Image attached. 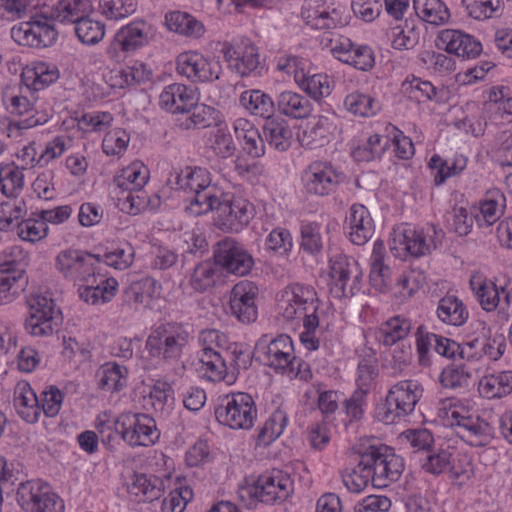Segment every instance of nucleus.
I'll use <instances>...</instances> for the list:
<instances>
[{
  "label": "nucleus",
  "mask_w": 512,
  "mask_h": 512,
  "mask_svg": "<svg viewBox=\"0 0 512 512\" xmlns=\"http://www.w3.org/2000/svg\"><path fill=\"white\" fill-rule=\"evenodd\" d=\"M80 42L85 45H96L105 35L103 23L84 16L74 27Z\"/></svg>",
  "instance_id": "nucleus-45"
},
{
  "label": "nucleus",
  "mask_w": 512,
  "mask_h": 512,
  "mask_svg": "<svg viewBox=\"0 0 512 512\" xmlns=\"http://www.w3.org/2000/svg\"><path fill=\"white\" fill-rule=\"evenodd\" d=\"M165 23L170 31L186 37L199 38L205 32L204 25L186 12L173 11L166 14Z\"/></svg>",
  "instance_id": "nucleus-34"
},
{
  "label": "nucleus",
  "mask_w": 512,
  "mask_h": 512,
  "mask_svg": "<svg viewBox=\"0 0 512 512\" xmlns=\"http://www.w3.org/2000/svg\"><path fill=\"white\" fill-rule=\"evenodd\" d=\"M22 204L23 202L19 204L3 202L0 205V230L7 231L13 227L18 228L19 220L24 215Z\"/></svg>",
  "instance_id": "nucleus-62"
},
{
  "label": "nucleus",
  "mask_w": 512,
  "mask_h": 512,
  "mask_svg": "<svg viewBox=\"0 0 512 512\" xmlns=\"http://www.w3.org/2000/svg\"><path fill=\"white\" fill-rule=\"evenodd\" d=\"M214 264L228 274L245 276L252 270L251 254L233 238H225L214 247Z\"/></svg>",
  "instance_id": "nucleus-12"
},
{
  "label": "nucleus",
  "mask_w": 512,
  "mask_h": 512,
  "mask_svg": "<svg viewBox=\"0 0 512 512\" xmlns=\"http://www.w3.org/2000/svg\"><path fill=\"white\" fill-rule=\"evenodd\" d=\"M218 227L226 232L242 231L254 217V206L246 199L219 191L213 202Z\"/></svg>",
  "instance_id": "nucleus-6"
},
{
  "label": "nucleus",
  "mask_w": 512,
  "mask_h": 512,
  "mask_svg": "<svg viewBox=\"0 0 512 512\" xmlns=\"http://www.w3.org/2000/svg\"><path fill=\"white\" fill-rule=\"evenodd\" d=\"M287 421L288 418L283 411L277 410L274 412L260 430L258 435L259 441L268 444L278 438L284 432Z\"/></svg>",
  "instance_id": "nucleus-56"
},
{
  "label": "nucleus",
  "mask_w": 512,
  "mask_h": 512,
  "mask_svg": "<svg viewBox=\"0 0 512 512\" xmlns=\"http://www.w3.org/2000/svg\"><path fill=\"white\" fill-rule=\"evenodd\" d=\"M357 453L360 456L357 467L342 474L343 484L350 492H361L370 480L374 487H387L397 481L404 470L402 457L387 445L362 444Z\"/></svg>",
  "instance_id": "nucleus-1"
},
{
  "label": "nucleus",
  "mask_w": 512,
  "mask_h": 512,
  "mask_svg": "<svg viewBox=\"0 0 512 512\" xmlns=\"http://www.w3.org/2000/svg\"><path fill=\"white\" fill-rule=\"evenodd\" d=\"M263 133L270 146L286 151L291 145L292 130L282 118H269L263 126Z\"/></svg>",
  "instance_id": "nucleus-36"
},
{
  "label": "nucleus",
  "mask_w": 512,
  "mask_h": 512,
  "mask_svg": "<svg viewBox=\"0 0 512 512\" xmlns=\"http://www.w3.org/2000/svg\"><path fill=\"white\" fill-rule=\"evenodd\" d=\"M480 386L487 398H501L512 391V371L485 377Z\"/></svg>",
  "instance_id": "nucleus-44"
},
{
  "label": "nucleus",
  "mask_w": 512,
  "mask_h": 512,
  "mask_svg": "<svg viewBox=\"0 0 512 512\" xmlns=\"http://www.w3.org/2000/svg\"><path fill=\"white\" fill-rule=\"evenodd\" d=\"M12 38L20 45L48 47L57 38V32L46 17L23 22L11 30Z\"/></svg>",
  "instance_id": "nucleus-16"
},
{
  "label": "nucleus",
  "mask_w": 512,
  "mask_h": 512,
  "mask_svg": "<svg viewBox=\"0 0 512 512\" xmlns=\"http://www.w3.org/2000/svg\"><path fill=\"white\" fill-rule=\"evenodd\" d=\"M474 285L475 283L471 281L472 289L481 307L488 312L495 310L500 301V293L496 285L492 282L479 283L477 288Z\"/></svg>",
  "instance_id": "nucleus-58"
},
{
  "label": "nucleus",
  "mask_w": 512,
  "mask_h": 512,
  "mask_svg": "<svg viewBox=\"0 0 512 512\" xmlns=\"http://www.w3.org/2000/svg\"><path fill=\"white\" fill-rule=\"evenodd\" d=\"M410 330L411 323L408 319L395 316L382 325L378 331L377 338L383 344L390 346L404 339Z\"/></svg>",
  "instance_id": "nucleus-40"
},
{
  "label": "nucleus",
  "mask_w": 512,
  "mask_h": 512,
  "mask_svg": "<svg viewBox=\"0 0 512 512\" xmlns=\"http://www.w3.org/2000/svg\"><path fill=\"white\" fill-rule=\"evenodd\" d=\"M115 430L132 447L153 445L160 437L155 420L146 414L121 415Z\"/></svg>",
  "instance_id": "nucleus-11"
},
{
  "label": "nucleus",
  "mask_w": 512,
  "mask_h": 512,
  "mask_svg": "<svg viewBox=\"0 0 512 512\" xmlns=\"http://www.w3.org/2000/svg\"><path fill=\"white\" fill-rule=\"evenodd\" d=\"M100 13L108 20L123 19L136 10L133 0H96Z\"/></svg>",
  "instance_id": "nucleus-50"
},
{
  "label": "nucleus",
  "mask_w": 512,
  "mask_h": 512,
  "mask_svg": "<svg viewBox=\"0 0 512 512\" xmlns=\"http://www.w3.org/2000/svg\"><path fill=\"white\" fill-rule=\"evenodd\" d=\"M116 195L118 201L117 205L120 210L125 213L137 215L146 208L147 194L145 192L131 190L126 191L125 194L116 192Z\"/></svg>",
  "instance_id": "nucleus-57"
},
{
  "label": "nucleus",
  "mask_w": 512,
  "mask_h": 512,
  "mask_svg": "<svg viewBox=\"0 0 512 512\" xmlns=\"http://www.w3.org/2000/svg\"><path fill=\"white\" fill-rule=\"evenodd\" d=\"M59 78V71L54 65L45 62L36 63L31 69L23 73V80L28 88L35 91L42 90Z\"/></svg>",
  "instance_id": "nucleus-38"
},
{
  "label": "nucleus",
  "mask_w": 512,
  "mask_h": 512,
  "mask_svg": "<svg viewBox=\"0 0 512 512\" xmlns=\"http://www.w3.org/2000/svg\"><path fill=\"white\" fill-rule=\"evenodd\" d=\"M295 80L303 91L314 100L319 101L331 93L329 77L325 74H313L306 76L296 75Z\"/></svg>",
  "instance_id": "nucleus-42"
},
{
  "label": "nucleus",
  "mask_w": 512,
  "mask_h": 512,
  "mask_svg": "<svg viewBox=\"0 0 512 512\" xmlns=\"http://www.w3.org/2000/svg\"><path fill=\"white\" fill-rule=\"evenodd\" d=\"M332 291L338 297L354 296L360 291L362 271L358 263L345 255H337L330 260Z\"/></svg>",
  "instance_id": "nucleus-13"
},
{
  "label": "nucleus",
  "mask_w": 512,
  "mask_h": 512,
  "mask_svg": "<svg viewBox=\"0 0 512 512\" xmlns=\"http://www.w3.org/2000/svg\"><path fill=\"white\" fill-rule=\"evenodd\" d=\"M255 483L258 490V501L266 504L282 502L293 491L290 478L282 475L279 471L260 475Z\"/></svg>",
  "instance_id": "nucleus-20"
},
{
  "label": "nucleus",
  "mask_w": 512,
  "mask_h": 512,
  "mask_svg": "<svg viewBox=\"0 0 512 512\" xmlns=\"http://www.w3.org/2000/svg\"><path fill=\"white\" fill-rule=\"evenodd\" d=\"M127 368L117 363H106L97 372L98 386L108 392L123 389L126 382Z\"/></svg>",
  "instance_id": "nucleus-39"
},
{
  "label": "nucleus",
  "mask_w": 512,
  "mask_h": 512,
  "mask_svg": "<svg viewBox=\"0 0 512 512\" xmlns=\"http://www.w3.org/2000/svg\"><path fill=\"white\" fill-rule=\"evenodd\" d=\"M257 360L283 374H297L298 361L294 356L292 340L287 335H280L267 343L259 340L255 347Z\"/></svg>",
  "instance_id": "nucleus-9"
},
{
  "label": "nucleus",
  "mask_w": 512,
  "mask_h": 512,
  "mask_svg": "<svg viewBox=\"0 0 512 512\" xmlns=\"http://www.w3.org/2000/svg\"><path fill=\"white\" fill-rule=\"evenodd\" d=\"M210 262L198 264L191 275L190 284L195 291L204 292L216 283L217 269Z\"/></svg>",
  "instance_id": "nucleus-53"
},
{
  "label": "nucleus",
  "mask_w": 512,
  "mask_h": 512,
  "mask_svg": "<svg viewBox=\"0 0 512 512\" xmlns=\"http://www.w3.org/2000/svg\"><path fill=\"white\" fill-rule=\"evenodd\" d=\"M48 227L41 218L26 219L18 224V235L25 241L35 242L47 235Z\"/></svg>",
  "instance_id": "nucleus-61"
},
{
  "label": "nucleus",
  "mask_w": 512,
  "mask_h": 512,
  "mask_svg": "<svg viewBox=\"0 0 512 512\" xmlns=\"http://www.w3.org/2000/svg\"><path fill=\"white\" fill-rule=\"evenodd\" d=\"M217 421L231 429H250L257 416L251 395L243 392L226 395L215 408Z\"/></svg>",
  "instance_id": "nucleus-7"
},
{
  "label": "nucleus",
  "mask_w": 512,
  "mask_h": 512,
  "mask_svg": "<svg viewBox=\"0 0 512 512\" xmlns=\"http://www.w3.org/2000/svg\"><path fill=\"white\" fill-rule=\"evenodd\" d=\"M422 396V390L413 380L393 385L385 399L376 408V417L384 424H394L412 414Z\"/></svg>",
  "instance_id": "nucleus-5"
},
{
  "label": "nucleus",
  "mask_w": 512,
  "mask_h": 512,
  "mask_svg": "<svg viewBox=\"0 0 512 512\" xmlns=\"http://www.w3.org/2000/svg\"><path fill=\"white\" fill-rule=\"evenodd\" d=\"M256 295L257 287L252 282L237 283L230 293L229 310L231 315L243 324L254 322L257 318Z\"/></svg>",
  "instance_id": "nucleus-17"
},
{
  "label": "nucleus",
  "mask_w": 512,
  "mask_h": 512,
  "mask_svg": "<svg viewBox=\"0 0 512 512\" xmlns=\"http://www.w3.org/2000/svg\"><path fill=\"white\" fill-rule=\"evenodd\" d=\"M344 105L349 112L361 117L373 116L379 109L371 96L362 93L349 94L344 100Z\"/></svg>",
  "instance_id": "nucleus-51"
},
{
  "label": "nucleus",
  "mask_w": 512,
  "mask_h": 512,
  "mask_svg": "<svg viewBox=\"0 0 512 512\" xmlns=\"http://www.w3.org/2000/svg\"><path fill=\"white\" fill-rule=\"evenodd\" d=\"M150 27L145 23H131L115 36V45L124 52H132L150 42Z\"/></svg>",
  "instance_id": "nucleus-29"
},
{
  "label": "nucleus",
  "mask_w": 512,
  "mask_h": 512,
  "mask_svg": "<svg viewBox=\"0 0 512 512\" xmlns=\"http://www.w3.org/2000/svg\"><path fill=\"white\" fill-rule=\"evenodd\" d=\"M470 17L483 20L492 17L499 8V0H462Z\"/></svg>",
  "instance_id": "nucleus-60"
},
{
  "label": "nucleus",
  "mask_w": 512,
  "mask_h": 512,
  "mask_svg": "<svg viewBox=\"0 0 512 512\" xmlns=\"http://www.w3.org/2000/svg\"><path fill=\"white\" fill-rule=\"evenodd\" d=\"M85 253L86 251L77 249H66L61 251L55 259L56 269L64 278L76 281Z\"/></svg>",
  "instance_id": "nucleus-41"
},
{
  "label": "nucleus",
  "mask_w": 512,
  "mask_h": 512,
  "mask_svg": "<svg viewBox=\"0 0 512 512\" xmlns=\"http://www.w3.org/2000/svg\"><path fill=\"white\" fill-rule=\"evenodd\" d=\"M437 316L446 324L461 326L468 319V311L458 297L446 295L438 303Z\"/></svg>",
  "instance_id": "nucleus-37"
},
{
  "label": "nucleus",
  "mask_w": 512,
  "mask_h": 512,
  "mask_svg": "<svg viewBox=\"0 0 512 512\" xmlns=\"http://www.w3.org/2000/svg\"><path fill=\"white\" fill-rule=\"evenodd\" d=\"M177 189L190 193L187 209L193 215H202L213 211V202L217 200L219 189L211 185L210 173L202 167H186L176 177Z\"/></svg>",
  "instance_id": "nucleus-4"
},
{
  "label": "nucleus",
  "mask_w": 512,
  "mask_h": 512,
  "mask_svg": "<svg viewBox=\"0 0 512 512\" xmlns=\"http://www.w3.org/2000/svg\"><path fill=\"white\" fill-rule=\"evenodd\" d=\"M390 248L399 257L407 255L420 257L430 251L431 245L426 242L422 231L412 227H402L394 230Z\"/></svg>",
  "instance_id": "nucleus-21"
},
{
  "label": "nucleus",
  "mask_w": 512,
  "mask_h": 512,
  "mask_svg": "<svg viewBox=\"0 0 512 512\" xmlns=\"http://www.w3.org/2000/svg\"><path fill=\"white\" fill-rule=\"evenodd\" d=\"M192 113L187 117L181 126L184 129H201L209 127L214 121V114L216 110L213 107L205 104H194L191 108Z\"/></svg>",
  "instance_id": "nucleus-55"
},
{
  "label": "nucleus",
  "mask_w": 512,
  "mask_h": 512,
  "mask_svg": "<svg viewBox=\"0 0 512 512\" xmlns=\"http://www.w3.org/2000/svg\"><path fill=\"white\" fill-rule=\"evenodd\" d=\"M320 300L317 292L311 286L292 284L287 286L278 299V309L286 322H302L304 331L300 340L309 350L319 348V338L316 336L320 328Z\"/></svg>",
  "instance_id": "nucleus-2"
},
{
  "label": "nucleus",
  "mask_w": 512,
  "mask_h": 512,
  "mask_svg": "<svg viewBox=\"0 0 512 512\" xmlns=\"http://www.w3.org/2000/svg\"><path fill=\"white\" fill-rule=\"evenodd\" d=\"M127 491L131 495L142 496L141 501L152 502L161 497L163 481L154 475L133 473L127 483Z\"/></svg>",
  "instance_id": "nucleus-26"
},
{
  "label": "nucleus",
  "mask_w": 512,
  "mask_h": 512,
  "mask_svg": "<svg viewBox=\"0 0 512 512\" xmlns=\"http://www.w3.org/2000/svg\"><path fill=\"white\" fill-rule=\"evenodd\" d=\"M475 345H480L481 357L487 356L490 360H498L505 352L506 340L502 334H492L490 329H482V337L476 338Z\"/></svg>",
  "instance_id": "nucleus-43"
},
{
  "label": "nucleus",
  "mask_w": 512,
  "mask_h": 512,
  "mask_svg": "<svg viewBox=\"0 0 512 512\" xmlns=\"http://www.w3.org/2000/svg\"><path fill=\"white\" fill-rule=\"evenodd\" d=\"M320 230L321 227L317 223H306L301 226V248L307 253L316 254L322 250Z\"/></svg>",
  "instance_id": "nucleus-59"
},
{
  "label": "nucleus",
  "mask_w": 512,
  "mask_h": 512,
  "mask_svg": "<svg viewBox=\"0 0 512 512\" xmlns=\"http://www.w3.org/2000/svg\"><path fill=\"white\" fill-rule=\"evenodd\" d=\"M394 39L392 46L398 50L413 49L420 41L421 32L415 24V20H406L404 26L393 29Z\"/></svg>",
  "instance_id": "nucleus-48"
},
{
  "label": "nucleus",
  "mask_w": 512,
  "mask_h": 512,
  "mask_svg": "<svg viewBox=\"0 0 512 512\" xmlns=\"http://www.w3.org/2000/svg\"><path fill=\"white\" fill-rule=\"evenodd\" d=\"M369 281L373 288L384 292L391 283V270L383 261H371Z\"/></svg>",
  "instance_id": "nucleus-63"
},
{
  "label": "nucleus",
  "mask_w": 512,
  "mask_h": 512,
  "mask_svg": "<svg viewBox=\"0 0 512 512\" xmlns=\"http://www.w3.org/2000/svg\"><path fill=\"white\" fill-rule=\"evenodd\" d=\"M451 419L455 433L471 446H486L493 439V428L479 416L462 415L458 411H452Z\"/></svg>",
  "instance_id": "nucleus-15"
},
{
  "label": "nucleus",
  "mask_w": 512,
  "mask_h": 512,
  "mask_svg": "<svg viewBox=\"0 0 512 512\" xmlns=\"http://www.w3.org/2000/svg\"><path fill=\"white\" fill-rule=\"evenodd\" d=\"M277 107L281 114L294 118H308L312 111V103L303 95L292 91H284L277 98Z\"/></svg>",
  "instance_id": "nucleus-30"
},
{
  "label": "nucleus",
  "mask_w": 512,
  "mask_h": 512,
  "mask_svg": "<svg viewBox=\"0 0 512 512\" xmlns=\"http://www.w3.org/2000/svg\"><path fill=\"white\" fill-rule=\"evenodd\" d=\"M334 116H319L303 132L302 143L310 149H317L328 144L335 130Z\"/></svg>",
  "instance_id": "nucleus-28"
},
{
  "label": "nucleus",
  "mask_w": 512,
  "mask_h": 512,
  "mask_svg": "<svg viewBox=\"0 0 512 512\" xmlns=\"http://www.w3.org/2000/svg\"><path fill=\"white\" fill-rule=\"evenodd\" d=\"M415 13L420 21L434 26L446 24L450 11L442 0H413Z\"/></svg>",
  "instance_id": "nucleus-32"
},
{
  "label": "nucleus",
  "mask_w": 512,
  "mask_h": 512,
  "mask_svg": "<svg viewBox=\"0 0 512 512\" xmlns=\"http://www.w3.org/2000/svg\"><path fill=\"white\" fill-rule=\"evenodd\" d=\"M390 145L388 136L374 134L370 136L362 147H358L353 155L357 160L370 161L376 157H380Z\"/></svg>",
  "instance_id": "nucleus-52"
},
{
  "label": "nucleus",
  "mask_w": 512,
  "mask_h": 512,
  "mask_svg": "<svg viewBox=\"0 0 512 512\" xmlns=\"http://www.w3.org/2000/svg\"><path fill=\"white\" fill-rule=\"evenodd\" d=\"M194 340V331L187 323L167 322L155 328L147 337L149 355L165 363H176Z\"/></svg>",
  "instance_id": "nucleus-3"
},
{
  "label": "nucleus",
  "mask_w": 512,
  "mask_h": 512,
  "mask_svg": "<svg viewBox=\"0 0 512 512\" xmlns=\"http://www.w3.org/2000/svg\"><path fill=\"white\" fill-rule=\"evenodd\" d=\"M177 72L193 82H210L219 79L221 65L198 52H185L177 57Z\"/></svg>",
  "instance_id": "nucleus-14"
},
{
  "label": "nucleus",
  "mask_w": 512,
  "mask_h": 512,
  "mask_svg": "<svg viewBox=\"0 0 512 512\" xmlns=\"http://www.w3.org/2000/svg\"><path fill=\"white\" fill-rule=\"evenodd\" d=\"M16 500L26 512H64L65 504L47 483L26 481L19 485Z\"/></svg>",
  "instance_id": "nucleus-10"
},
{
  "label": "nucleus",
  "mask_w": 512,
  "mask_h": 512,
  "mask_svg": "<svg viewBox=\"0 0 512 512\" xmlns=\"http://www.w3.org/2000/svg\"><path fill=\"white\" fill-rule=\"evenodd\" d=\"M439 38L446 44L448 53L455 54L462 59L475 58L482 51V44L477 39L459 30H443Z\"/></svg>",
  "instance_id": "nucleus-24"
},
{
  "label": "nucleus",
  "mask_w": 512,
  "mask_h": 512,
  "mask_svg": "<svg viewBox=\"0 0 512 512\" xmlns=\"http://www.w3.org/2000/svg\"><path fill=\"white\" fill-rule=\"evenodd\" d=\"M505 197L497 189L487 193L480 206L481 215L487 225L494 224L502 215Z\"/></svg>",
  "instance_id": "nucleus-49"
},
{
  "label": "nucleus",
  "mask_w": 512,
  "mask_h": 512,
  "mask_svg": "<svg viewBox=\"0 0 512 512\" xmlns=\"http://www.w3.org/2000/svg\"><path fill=\"white\" fill-rule=\"evenodd\" d=\"M470 379L471 374L465 365H449L443 369L439 377L441 385L449 389L467 387Z\"/></svg>",
  "instance_id": "nucleus-54"
},
{
  "label": "nucleus",
  "mask_w": 512,
  "mask_h": 512,
  "mask_svg": "<svg viewBox=\"0 0 512 512\" xmlns=\"http://www.w3.org/2000/svg\"><path fill=\"white\" fill-rule=\"evenodd\" d=\"M308 193L319 196L331 193L337 184V174L330 164L313 163L304 175Z\"/></svg>",
  "instance_id": "nucleus-22"
},
{
  "label": "nucleus",
  "mask_w": 512,
  "mask_h": 512,
  "mask_svg": "<svg viewBox=\"0 0 512 512\" xmlns=\"http://www.w3.org/2000/svg\"><path fill=\"white\" fill-rule=\"evenodd\" d=\"M14 406L27 423H35L41 414L40 401L28 383H20L15 389Z\"/></svg>",
  "instance_id": "nucleus-25"
},
{
  "label": "nucleus",
  "mask_w": 512,
  "mask_h": 512,
  "mask_svg": "<svg viewBox=\"0 0 512 512\" xmlns=\"http://www.w3.org/2000/svg\"><path fill=\"white\" fill-rule=\"evenodd\" d=\"M240 105L251 115L271 118L275 111V104L271 97L261 90L244 91L239 99Z\"/></svg>",
  "instance_id": "nucleus-35"
},
{
  "label": "nucleus",
  "mask_w": 512,
  "mask_h": 512,
  "mask_svg": "<svg viewBox=\"0 0 512 512\" xmlns=\"http://www.w3.org/2000/svg\"><path fill=\"white\" fill-rule=\"evenodd\" d=\"M422 468L430 474L439 475L446 471L452 472L455 476H459L460 472L455 470L452 464V454L445 449H440L437 452H429L422 464Z\"/></svg>",
  "instance_id": "nucleus-46"
},
{
  "label": "nucleus",
  "mask_w": 512,
  "mask_h": 512,
  "mask_svg": "<svg viewBox=\"0 0 512 512\" xmlns=\"http://www.w3.org/2000/svg\"><path fill=\"white\" fill-rule=\"evenodd\" d=\"M24 186V175L14 163L0 168V190L7 197H15Z\"/></svg>",
  "instance_id": "nucleus-47"
},
{
  "label": "nucleus",
  "mask_w": 512,
  "mask_h": 512,
  "mask_svg": "<svg viewBox=\"0 0 512 512\" xmlns=\"http://www.w3.org/2000/svg\"><path fill=\"white\" fill-rule=\"evenodd\" d=\"M41 396V411H43L47 417H55L60 411L63 402V394L57 387L50 386L49 390H45L41 393Z\"/></svg>",
  "instance_id": "nucleus-64"
},
{
  "label": "nucleus",
  "mask_w": 512,
  "mask_h": 512,
  "mask_svg": "<svg viewBox=\"0 0 512 512\" xmlns=\"http://www.w3.org/2000/svg\"><path fill=\"white\" fill-rule=\"evenodd\" d=\"M194 104V91L180 83L168 85L159 96L160 107L174 114L190 112Z\"/></svg>",
  "instance_id": "nucleus-23"
},
{
  "label": "nucleus",
  "mask_w": 512,
  "mask_h": 512,
  "mask_svg": "<svg viewBox=\"0 0 512 512\" xmlns=\"http://www.w3.org/2000/svg\"><path fill=\"white\" fill-rule=\"evenodd\" d=\"M221 51L229 68L242 77L255 71L259 65L258 50L249 41L243 42V47L235 42H226Z\"/></svg>",
  "instance_id": "nucleus-18"
},
{
  "label": "nucleus",
  "mask_w": 512,
  "mask_h": 512,
  "mask_svg": "<svg viewBox=\"0 0 512 512\" xmlns=\"http://www.w3.org/2000/svg\"><path fill=\"white\" fill-rule=\"evenodd\" d=\"M118 282L114 278H105L101 276L99 282L94 279L85 286L78 289L79 297L82 301L95 305L99 302L110 301L116 294Z\"/></svg>",
  "instance_id": "nucleus-27"
},
{
  "label": "nucleus",
  "mask_w": 512,
  "mask_h": 512,
  "mask_svg": "<svg viewBox=\"0 0 512 512\" xmlns=\"http://www.w3.org/2000/svg\"><path fill=\"white\" fill-rule=\"evenodd\" d=\"M25 271L10 256H0V305L11 303L23 290Z\"/></svg>",
  "instance_id": "nucleus-19"
},
{
  "label": "nucleus",
  "mask_w": 512,
  "mask_h": 512,
  "mask_svg": "<svg viewBox=\"0 0 512 512\" xmlns=\"http://www.w3.org/2000/svg\"><path fill=\"white\" fill-rule=\"evenodd\" d=\"M149 179V170L142 164L134 163L123 169L120 175H117L113 184L119 191V194H125L126 191L134 190L140 192Z\"/></svg>",
  "instance_id": "nucleus-33"
},
{
  "label": "nucleus",
  "mask_w": 512,
  "mask_h": 512,
  "mask_svg": "<svg viewBox=\"0 0 512 512\" xmlns=\"http://www.w3.org/2000/svg\"><path fill=\"white\" fill-rule=\"evenodd\" d=\"M92 10V0H61L53 10L52 18L61 24L76 25Z\"/></svg>",
  "instance_id": "nucleus-31"
},
{
  "label": "nucleus",
  "mask_w": 512,
  "mask_h": 512,
  "mask_svg": "<svg viewBox=\"0 0 512 512\" xmlns=\"http://www.w3.org/2000/svg\"><path fill=\"white\" fill-rule=\"evenodd\" d=\"M29 317L25 322V329L33 336H50L57 329L61 321V312L55 308L52 298L40 293L27 296Z\"/></svg>",
  "instance_id": "nucleus-8"
}]
</instances>
